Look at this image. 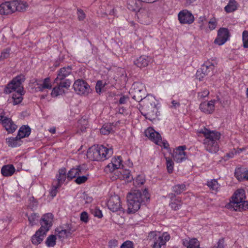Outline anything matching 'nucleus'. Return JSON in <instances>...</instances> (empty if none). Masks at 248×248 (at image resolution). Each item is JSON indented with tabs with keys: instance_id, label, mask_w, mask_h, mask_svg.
<instances>
[{
	"instance_id": "f257e3e1",
	"label": "nucleus",
	"mask_w": 248,
	"mask_h": 248,
	"mask_svg": "<svg viewBox=\"0 0 248 248\" xmlns=\"http://www.w3.org/2000/svg\"><path fill=\"white\" fill-rule=\"evenodd\" d=\"M25 79V76L20 75L14 78L9 83L4 89V92L6 93H10L15 91L12 96L13 105H16L20 103L22 100L23 95L25 94L22 83Z\"/></svg>"
},
{
	"instance_id": "f03ea898",
	"label": "nucleus",
	"mask_w": 248,
	"mask_h": 248,
	"mask_svg": "<svg viewBox=\"0 0 248 248\" xmlns=\"http://www.w3.org/2000/svg\"><path fill=\"white\" fill-rule=\"evenodd\" d=\"M149 198V194L146 189L143 191V194L139 190H135L129 193L127 196L128 212L135 213L140 208L141 203Z\"/></svg>"
},
{
	"instance_id": "7ed1b4c3",
	"label": "nucleus",
	"mask_w": 248,
	"mask_h": 248,
	"mask_svg": "<svg viewBox=\"0 0 248 248\" xmlns=\"http://www.w3.org/2000/svg\"><path fill=\"white\" fill-rule=\"evenodd\" d=\"M199 133L203 134L205 138L203 143L206 151L211 153H216L219 150L217 141L220 138V133L211 131L205 127L202 129Z\"/></svg>"
},
{
	"instance_id": "20e7f679",
	"label": "nucleus",
	"mask_w": 248,
	"mask_h": 248,
	"mask_svg": "<svg viewBox=\"0 0 248 248\" xmlns=\"http://www.w3.org/2000/svg\"><path fill=\"white\" fill-rule=\"evenodd\" d=\"M112 148H107L102 145H94L89 148L87 153V157L92 161H104L113 155Z\"/></svg>"
},
{
	"instance_id": "39448f33",
	"label": "nucleus",
	"mask_w": 248,
	"mask_h": 248,
	"mask_svg": "<svg viewBox=\"0 0 248 248\" xmlns=\"http://www.w3.org/2000/svg\"><path fill=\"white\" fill-rule=\"evenodd\" d=\"M141 114L146 119L152 120L155 119L158 112L156 108V99L153 96H147L142 101Z\"/></svg>"
},
{
	"instance_id": "423d86ee",
	"label": "nucleus",
	"mask_w": 248,
	"mask_h": 248,
	"mask_svg": "<svg viewBox=\"0 0 248 248\" xmlns=\"http://www.w3.org/2000/svg\"><path fill=\"white\" fill-rule=\"evenodd\" d=\"M145 85L140 82H134L130 90L129 93L132 98L137 101H142L146 95Z\"/></svg>"
},
{
	"instance_id": "0eeeda50",
	"label": "nucleus",
	"mask_w": 248,
	"mask_h": 248,
	"mask_svg": "<svg viewBox=\"0 0 248 248\" xmlns=\"http://www.w3.org/2000/svg\"><path fill=\"white\" fill-rule=\"evenodd\" d=\"M74 75L72 72V68L71 66H65L60 68L57 71V76L55 79V82H60L65 83L69 82V86L71 84V78H73Z\"/></svg>"
},
{
	"instance_id": "6e6552de",
	"label": "nucleus",
	"mask_w": 248,
	"mask_h": 248,
	"mask_svg": "<svg viewBox=\"0 0 248 248\" xmlns=\"http://www.w3.org/2000/svg\"><path fill=\"white\" fill-rule=\"evenodd\" d=\"M148 238L150 240H154L153 248H161L169 240L170 236L167 232H164L161 236H157L155 232H151L148 234Z\"/></svg>"
},
{
	"instance_id": "1a4fd4ad",
	"label": "nucleus",
	"mask_w": 248,
	"mask_h": 248,
	"mask_svg": "<svg viewBox=\"0 0 248 248\" xmlns=\"http://www.w3.org/2000/svg\"><path fill=\"white\" fill-rule=\"evenodd\" d=\"M73 88L75 91L80 95H87L91 92L89 85L82 79L76 80L73 84Z\"/></svg>"
},
{
	"instance_id": "9d476101",
	"label": "nucleus",
	"mask_w": 248,
	"mask_h": 248,
	"mask_svg": "<svg viewBox=\"0 0 248 248\" xmlns=\"http://www.w3.org/2000/svg\"><path fill=\"white\" fill-rule=\"evenodd\" d=\"M178 20L181 24H191L194 21L192 14L186 9L181 11L178 15Z\"/></svg>"
},
{
	"instance_id": "9b49d317",
	"label": "nucleus",
	"mask_w": 248,
	"mask_h": 248,
	"mask_svg": "<svg viewBox=\"0 0 248 248\" xmlns=\"http://www.w3.org/2000/svg\"><path fill=\"white\" fill-rule=\"evenodd\" d=\"M217 65V63L215 62H212L209 61H207L202 66L201 71H198L196 74L197 78H198L202 74V78H203V76L207 75L211 73L214 69L215 66Z\"/></svg>"
},
{
	"instance_id": "f8f14e48",
	"label": "nucleus",
	"mask_w": 248,
	"mask_h": 248,
	"mask_svg": "<svg viewBox=\"0 0 248 248\" xmlns=\"http://www.w3.org/2000/svg\"><path fill=\"white\" fill-rule=\"evenodd\" d=\"M230 33L229 30L226 28H220L217 32V36L214 43L219 46L224 44L229 39Z\"/></svg>"
},
{
	"instance_id": "ddd939ff",
	"label": "nucleus",
	"mask_w": 248,
	"mask_h": 248,
	"mask_svg": "<svg viewBox=\"0 0 248 248\" xmlns=\"http://www.w3.org/2000/svg\"><path fill=\"white\" fill-rule=\"evenodd\" d=\"M144 134L146 137L156 144L158 145H161L162 139L160 134L156 132L153 128H148L145 131Z\"/></svg>"
},
{
	"instance_id": "4468645a",
	"label": "nucleus",
	"mask_w": 248,
	"mask_h": 248,
	"mask_svg": "<svg viewBox=\"0 0 248 248\" xmlns=\"http://www.w3.org/2000/svg\"><path fill=\"white\" fill-rule=\"evenodd\" d=\"M107 205L108 209L113 212L120 210L122 208L120 198L118 195L111 196Z\"/></svg>"
},
{
	"instance_id": "2eb2a0df",
	"label": "nucleus",
	"mask_w": 248,
	"mask_h": 248,
	"mask_svg": "<svg viewBox=\"0 0 248 248\" xmlns=\"http://www.w3.org/2000/svg\"><path fill=\"white\" fill-rule=\"evenodd\" d=\"M16 3L14 0L6 1L0 5V14L1 15H9L15 12V6Z\"/></svg>"
},
{
	"instance_id": "dca6fc26",
	"label": "nucleus",
	"mask_w": 248,
	"mask_h": 248,
	"mask_svg": "<svg viewBox=\"0 0 248 248\" xmlns=\"http://www.w3.org/2000/svg\"><path fill=\"white\" fill-rule=\"evenodd\" d=\"M149 11L145 9H140L137 13L139 21L143 24H148L151 21Z\"/></svg>"
},
{
	"instance_id": "f3484780",
	"label": "nucleus",
	"mask_w": 248,
	"mask_h": 248,
	"mask_svg": "<svg viewBox=\"0 0 248 248\" xmlns=\"http://www.w3.org/2000/svg\"><path fill=\"white\" fill-rule=\"evenodd\" d=\"M53 215L52 214H46L43 216L40 221L41 227L39 229H42L45 232H47L52 225Z\"/></svg>"
},
{
	"instance_id": "a211bd4d",
	"label": "nucleus",
	"mask_w": 248,
	"mask_h": 248,
	"mask_svg": "<svg viewBox=\"0 0 248 248\" xmlns=\"http://www.w3.org/2000/svg\"><path fill=\"white\" fill-rule=\"evenodd\" d=\"M1 123L3 127L8 133L14 132L17 128L15 124L11 119L0 115V123Z\"/></svg>"
},
{
	"instance_id": "6ab92c4d",
	"label": "nucleus",
	"mask_w": 248,
	"mask_h": 248,
	"mask_svg": "<svg viewBox=\"0 0 248 248\" xmlns=\"http://www.w3.org/2000/svg\"><path fill=\"white\" fill-rule=\"evenodd\" d=\"M186 149L185 145L180 146L174 150L172 156L174 161L177 162H182L186 158V153L185 150Z\"/></svg>"
},
{
	"instance_id": "aec40b11",
	"label": "nucleus",
	"mask_w": 248,
	"mask_h": 248,
	"mask_svg": "<svg viewBox=\"0 0 248 248\" xmlns=\"http://www.w3.org/2000/svg\"><path fill=\"white\" fill-rule=\"evenodd\" d=\"M215 100L203 102L200 104L199 108L202 112L206 114H212L215 109Z\"/></svg>"
},
{
	"instance_id": "412c9836",
	"label": "nucleus",
	"mask_w": 248,
	"mask_h": 248,
	"mask_svg": "<svg viewBox=\"0 0 248 248\" xmlns=\"http://www.w3.org/2000/svg\"><path fill=\"white\" fill-rule=\"evenodd\" d=\"M245 191L243 189L237 190L232 197V201L230 202V205L232 207L235 206V202H239L245 200Z\"/></svg>"
},
{
	"instance_id": "4be33fe9",
	"label": "nucleus",
	"mask_w": 248,
	"mask_h": 248,
	"mask_svg": "<svg viewBox=\"0 0 248 248\" xmlns=\"http://www.w3.org/2000/svg\"><path fill=\"white\" fill-rule=\"evenodd\" d=\"M56 83L58 84L57 86L53 88L51 92L52 97H57L58 95L64 93V88L68 89L70 87L69 86V82H68L65 83L58 82Z\"/></svg>"
},
{
	"instance_id": "5701e85b",
	"label": "nucleus",
	"mask_w": 248,
	"mask_h": 248,
	"mask_svg": "<svg viewBox=\"0 0 248 248\" xmlns=\"http://www.w3.org/2000/svg\"><path fill=\"white\" fill-rule=\"evenodd\" d=\"M46 235V232L39 229L31 237V242L33 244L38 245L43 240Z\"/></svg>"
},
{
	"instance_id": "b1692460",
	"label": "nucleus",
	"mask_w": 248,
	"mask_h": 248,
	"mask_svg": "<svg viewBox=\"0 0 248 248\" xmlns=\"http://www.w3.org/2000/svg\"><path fill=\"white\" fill-rule=\"evenodd\" d=\"M114 174L116 175L115 179H120L121 180L126 179L128 180L130 179L131 176L128 170L120 169L115 171Z\"/></svg>"
},
{
	"instance_id": "393cba45",
	"label": "nucleus",
	"mask_w": 248,
	"mask_h": 248,
	"mask_svg": "<svg viewBox=\"0 0 248 248\" xmlns=\"http://www.w3.org/2000/svg\"><path fill=\"white\" fill-rule=\"evenodd\" d=\"M35 82L38 85L37 89L40 92H43L45 89H50L52 87L50 78H45L42 83H41V81L40 80H36Z\"/></svg>"
},
{
	"instance_id": "a878e982",
	"label": "nucleus",
	"mask_w": 248,
	"mask_h": 248,
	"mask_svg": "<svg viewBox=\"0 0 248 248\" xmlns=\"http://www.w3.org/2000/svg\"><path fill=\"white\" fill-rule=\"evenodd\" d=\"M150 62L149 57L142 55L134 61V64L138 67L142 68L147 66Z\"/></svg>"
},
{
	"instance_id": "bb28decb",
	"label": "nucleus",
	"mask_w": 248,
	"mask_h": 248,
	"mask_svg": "<svg viewBox=\"0 0 248 248\" xmlns=\"http://www.w3.org/2000/svg\"><path fill=\"white\" fill-rule=\"evenodd\" d=\"M143 1L141 0H128L127 4V8L131 11L139 10Z\"/></svg>"
},
{
	"instance_id": "cd10ccee",
	"label": "nucleus",
	"mask_w": 248,
	"mask_h": 248,
	"mask_svg": "<svg viewBox=\"0 0 248 248\" xmlns=\"http://www.w3.org/2000/svg\"><path fill=\"white\" fill-rule=\"evenodd\" d=\"M15 172V168L12 164L3 166L1 170V172L3 176L5 177L12 176Z\"/></svg>"
},
{
	"instance_id": "c85d7f7f",
	"label": "nucleus",
	"mask_w": 248,
	"mask_h": 248,
	"mask_svg": "<svg viewBox=\"0 0 248 248\" xmlns=\"http://www.w3.org/2000/svg\"><path fill=\"white\" fill-rule=\"evenodd\" d=\"M31 134V128L29 126L23 125L18 130L17 136L20 140L25 137H28Z\"/></svg>"
},
{
	"instance_id": "c756f323",
	"label": "nucleus",
	"mask_w": 248,
	"mask_h": 248,
	"mask_svg": "<svg viewBox=\"0 0 248 248\" xmlns=\"http://www.w3.org/2000/svg\"><path fill=\"white\" fill-rule=\"evenodd\" d=\"M56 231L58 232L57 235L60 239H64L71 235L75 230H72L70 228L64 230L61 228H57Z\"/></svg>"
},
{
	"instance_id": "7c9ffc66",
	"label": "nucleus",
	"mask_w": 248,
	"mask_h": 248,
	"mask_svg": "<svg viewBox=\"0 0 248 248\" xmlns=\"http://www.w3.org/2000/svg\"><path fill=\"white\" fill-rule=\"evenodd\" d=\"M66 170L65 168H62L59 171V175L57 176V180L54 181L55 183L61 185L65 180Z\"/></svg>"
},
{
	"instance_id": "2f4dec72",
	"label": "nucleus",
	"mask_w": 248,
	"mask_h": 248,
	"mask_svg": "<svg viewBox=\"0 0 248 248\" xmlns=\"http://www.w3.org/2000/svg\"><path fill=\"white\" fill-rule=\"evenodd\" d=\"M235 203L236 204L233 208L236 211L248 210V201L244 200L241 202H235Z\"/></svg>"
},
{
	"instance_id": "473e14b6",
	"label": "nucleus",
	"mask_w": 248,
	"mask_h": 248,
	"mask_svg": "<svg viewBox=\"0 0 248 248\" xmlns=\"http://www.w3.org/2000/svg\"><path fill=\"white\" fill-rule=\"evenodd\" d=\"M235 176L240 181L244 180L248 181V170L242 172L240 170H238L235 172Z\"/></svg>"
},
{
	"instance_id": "72a5a7b5",
	"label": "nucleus",
	"mask_w": 248,
	"mask_h": 248,
	"mask_svg": "<svg viewBox=\"0 0 248 248\" xmlns=\"http://www.w3.org/2000/svg\"><path fill=\"white\" fill-rule=\"evenodd\" d=\"M122 160L121 159L120 156H118L117 158H115L112 161L111 163H109L105 168V171H107L108 169L110 168V167H114L116 169H118L119 170L121 166L122 165Z\"/></svg>"
},
{
	"instance_id": "f704fd0d",
	"label": "nucleus",
	"mask_w": 248,
	"mask_h": 248,
	"mask_svg": "<svg viewBox=\"0 0 248 248\" xmlns=\"http://www.w3.org/2000/svg\"><path fill=\"white\" fill-rule=\"evenodd\" d=\"M14 2L16 3V5L15 6V9H15V12L16 11L24 12L28 6L26 2L21 1L14 0Z\"/></svg>"
},
{
	"instance_id": "c9c22d12",
	"label": "nucleus",
	"mask_w": 248,
	"mask_h": 248,
	"mask_svg": "<svg viewBox=\"0 0 248 248\" xmlns=\"http://www.w3.org/2000/svg\"><path fill=\"white\" fill-rule=\"evenodd\" d=\"M7 142L9 146L15 147L21 145L20 139L16 136L15 138H9L6 139Z\"/></svg>"
},
{
	"instance_id": "e433bc0d",
	"label": "nucleus",
	"mask_w": 248,
	"mask_h": 248,
	"mask_svg": "<svg viewBox=\"0 0 248 248\" xmlns=\"http://www.w3.org/2000/svg\"><path fill=\"white\" fill-rule=\"evenodd\" d=\"M173 198H175V195L172 194L171 199V202L170 203V206L172 209L174 210H177L179 209V207L182 204V202L181 200L178 199H174L173 200Z\"/></svg>"
},
{
	"instance_id": "4c0bfd02",
	"label": "nucleus",
	"mask_w": 248,
	"mask_h": 248,
	"mask_svg": "<svg viewBox=\"0 0 248 248\" xmlns=\"http://www.w3.org/2000/svg\"><path fill=\"white\" fill-rule=\"evenodd\" d=\"M80 170L79 168L71 169L67 173V178L71 180L79 175Z\"/></svg>"
},
{
	"instance_id": "58836bf2",
	"label": "nucleus",
	"mask_w": 248,
	"mask_h": 248,
	"mask_svg": "<svg viewBox=\"0 0 248 248\" xmlns=\"http://www.w3.org/2000/svg\"><path fill=\"white\" fill-rule=\"evenodd\" d=\"M112 132V125L110 124H104L100 129V133L103 135H108Z\"/></svg>"
},
{
	"instance_id": "ea45409f",
	"label": "nucleus",
	"mask_w": 248,
	"mask_h": 248,
	"mask_svg": "<svg viewBox=\"0 0 248 248\" xmlns=\"http://www.w3.org/2000/svg\"><path fill=\"white\" fill-rule=\"evenodd\" d=\"M207 185L211 190L215 191H217L219 187V185L218 184L217 180L215 179H213L211 181L208 182Z\"/></svg>"
},
{
	"instance_id": "a19ab883",
	"label": "nucleus",
	"mask_w": 248,
	"mask_h": 248,
	"mask_svg": "<svg viewBox=\"0 0 248 248\" xmlns=\"http://www.w3.org/2000/svg\"><path fill=\"white\" fill-rule=\"evenodd\" d=\"M26 216L28 217V220L31 226L35 225L36 222L38 220L39 216L36 213H32L29 216H28L27 214H26Z\"/></svg>"
},
{
	"instance_id": "79ce46f5",
	"label": "nucleus",
	"mask_w": 248,
	"mask_h": 248,
	"mask_svg": "<svg viewBox=\"0 0 248 248\" xmlns=\"http://www.w3.org/2000/svg\"><path fill=\"white\" fill-rule=\"evenodd\" d=\"M56 236L51 234L49 235L46 241V244L48 247H53L56 245Z\"/></svg>"
},
{
	"instance_id": "37998d69",
	"label": "nucleus",
	"mask_w": 248,
	"mask_h": 248,
	"mask_svg": "<svg viewBox=\"0 0 248 248\" xmlns=\"http://www.w3.org/2000/svg\"><path fill=\"white\" fill-rule=\"evenodd\" d=\"M237 8L236 2L235 0H230L228 4L225 7V11L228 12H232Z\"/></svg>"
},
{
	"instance_id": "c03bdc74",
	"label": "nucleus",
	"mask_w": 248,
	"mask_h": 248,
	"mask_svg": "<svg viewBox=\"0 0 248 248\" xmlns=\"http://www.w3.org/2000/svg\"><path fill=\"white\" fill-rule=\"evenodd\" d=\"M186 186L184 184L177 185L173 187V190L175 194L177 195L180 194L184 191L186 190Z\"/></svg>"
},
{
	"instance_id": "a18cd8bd",
	"label": "nucleus",
	"mask_w": 248,
	"mask_h": 248,
	"mask_svg": "<svg viewBox=\"0 0 248 248\" xmlns=\"http://www.w3.org/2000/svg\"><path fill=\"white\" fill-rule=\"evenodd\" d=\"M116 81L114 78L112 77L108 78V79L105 80L104 82L106 86V89H108L111 87H114V85L116 84Z\"/></svg>"
},
{
	"instance_id": "49530a36",
	"label": "nucleus",
	"mask_w": 248,
	"mask_h": 248,
	"mask_svg": "<svg viewBox=\"0 0 248 248\" xmlns=\"http://www.w3.org/2000/svg\"><path fill=\"white\" fill-rule=\"evenodd\" d=\"M95 90L97 93H100L102 90L103 91H106V86L104 82L102 80L97 81L95 85Z\"/></svg>"
},
{
	"instance_id": "de8ad7c7",
	"label": "nucleus",
	"mask_w": 248,
	"mask_h": 248,
	"mask_svg": "<svg viewBox=\"0 0 248 248\" xmlns=\"http://www.w3.org/2000/svg\"><path fill=\"white\" fill-rule=\"evenodd\" d=\"M166 166L167 169L168 170V172L169 173H171L172 172L173 170V165L174 163L172 160L170 158L166 157Z\"/></svg>"
},
{
	"instance_id": "09e8293b",
	"label": "nucleus",
	"mask_w": 248,
	"mask_h": 248,
	"mask_svg": "<svg viewBox=\"0 0 248 248\" xmlns=\"http://www.w3.org/2000/svg\"><path fill=\"white\" fill-rule=\"evenodd\" d=\"M242 40L244 48H248V31H244L243 32Z\"/></svg>"
},
{
	"instance_id": "8fccbe9b",
	"label": "nucleus",
	"mask_w": 248,
	"mask_h": 248,
	"mask_svg": "<svg viewBox=\"0 0 248 248\" xmlns=\"http://www.w3.org/2000/svg\"><path fill=\"white\" fill-rule=\"evenodd\" d=\"M209 94V91L207 90H204L202 92H199L198 93V98L199 99L203 100L206 97H207Z\"/></svg>"
},
{
	"instance_id": "3c124183",
	"label": "nucleus",
	"mask_w": 248,
	"mask_h": 248,
	"mask_svg": "<svg viewBox=\"0 0 248 248\" xmlns=\"http://www.w3.org/2000/svg\"><path fill=\"white\" fill-rule=\"evenodd\" d=\"M60 185H58L57 183H55V182H53L52 184V189L50 191V195L52 197H54L56 196L57 194V189L60 187Z\"/></svg>"
},
{
	"instance_id": "603ef678",
	"label": "nucleus",
	"mask_w": 248,
	"mask_h": 248,
	"mask_svg": "<svg viewBox=\"0 0 248 248\" xmlns=\"http://www.w3.org/2000/svg\"><path fill=\"white\" fill-rule=\"evenodd\" d=\"M145 179L144 178L140 175H138L136 179L134 180V183L137 186H141L145 183Z\"/></svg>"
},
{
	"instance_id": "864d4df0",
	"label": "nucleus",
	"mask_w": 248,
	"mask_h": 248,
	"mask_svg": "<svg viewBox=\"0 0 248 248\" xmlns=\"http://www.w3.org/2000/svg\"><path fill=\"white\" fill-rule=\"evenodd\" d=\"M217 25V22L215 18H212L208 22V27L210 30H214Z\"/></svg>"
},
{
	"instance_id": "5fc2aeb1",
	"label": "nucleus",
	"mask_w": 248,
	"mask_h": 248,
	"mask_svg": "<svg viewBox=\"0 0 248 248\" xmlns=\"http://www.w3.org/2000/svg\"><path fill=\"white\" fill-rule=\"evenodd\" d=\"M80 220L82 222L87 223L89 221L88 214L86 212H82L80 214Z\"/></svg>"
},
{
	"instance_id": "6e6d98bb",
	"label": "nucleus",
	"mask_w": 248,
	"mask_h": 248,
	"mask_svg": "<svg viewBox=\"0 0 248 248\" xmlns=\"http://www.w3.org/2000/svg\"><path fill=\"white\" fill-rule=\"evenodd\" d=\"M88 179L86 176H78L75 180V182L78 184H81L85 183Z\"/></svg>"
},
{
	"instance_id": "4d7b16f0",
	"label": "nucleus",
	"mask_w": 248,
	"mask_h": 248,
	"mask_svg": "<svg viewBox=\"0 0 248 248\" xmlns=\"http://www.w3.org/2000/svg\"><path fill=\"white\" fill-rule=\"evenodd\" d=\"M77 15L79 21H82L85 18L86 15L84 11L80 9H78Z\"/></svg>"
},
{
	"instance_id": "13d9d810",
	"label": "nucleus",
	"mask_w": 248,
	"mask_h": 248,
	"mask_svg": "<svg viewBox=\"0 0 248 248\" xmlns=\"http://www.w3.org/2000/svg\"><path fill=\"white\" fill-rule=\"evenodd\" d=\"M207 20L205 16H201L199 18V23L200 24V28L201 30L204 28V24L206 22Z\"/></svg>"
},
{
	"instance_id": "bf43d9fd",
	"label": "nucleus",
	"mask_w": 248,
	"mask_h": 248,
	"mask_svg": "<svg viewBox=\"0 0 248 248\" xmlns=\"http://www.w3.org/2000/svg\"><path fill=\"white\" fill-rule=\"evenodd\" d=\"M120 248H133V243L130 241H126L121 245Z\"/></svg>"
},
{
	"instance_id": "052dcab7",
	"label": "nucleus",
	"mask_w": 248,
	"mask_h": 248,
	"mask_svg": "<svg viewBox=\"0 0 248 248\" xmlns=\"http://www.w3.org/2000/svg\"><path fill=\"white\" fill-rule=\"evenodd\" d=\"M9 53L10 49H6L3 52H1V55L0 56V59L4 60L8 58L9 56Z\"/></svg>"
},
{
	"instance_id": "680f3d73",
	"label": "nucleus",
	"mask_w": 248,
	"mask_h": 248,
	"mask_svg": "<svg viewBox=\"0 0 248 248\" xmlns=\"http://www.w3.org/2000/svg\"><path fill=\"white\" fill-rule=\"evenodd\" d=\"M224 239L223 238L220 239L217 246H214L212 248H224Z\"/></svg>"
},
{
	"instance_id": "e2e57ef3",
	"label": "nucleus",
	"mask_w": 248,
	"mask_h": 248,
	"mask_svg": "<svg viewBox=\"0 0 248 248\" xmlns=\"http://www.w3.org/2000/svg\"><path fill=\"white\" fill-rule=\"evenodd\" d=\"M93 214L94 216L97 217L98 218H101L103 217L102 212L99 209L95 208L94 209Z\"/></svg>"
},
{
	"instance_id": "0e129e2a",
	"label": "nucleus",
	"mask_w": 248,
	"mask_h": 248,
	"mask_svg": "<svg viewBox=\"0 0 248 248\" xmlns=\"http://www.w3.org/2000/svg\"><path fill=\"white\" fill-rule=\"evenodd\" d=\"M118 246V241L113 239L109 242V246L111 248H115Z\"/></svg>"
},
{
	"instance_id": "69168bd1",
	"label": "nucleus",
	"mask_w": 248,
	"mask_h": 248,
	"mask_svg": "<svg viewBox=\"0 0 248 248\" xmlns=\"http://www.w3.org/2000/svg\"><path fill=\"white\" fill-rule=\"evenodd\" d=\"M172 106L171 107L176 108L177 107L180 106V103L179 102H177L175 100H172L171 101Z\"/></svg>"
},
{
	"instance_id": "338daca9",
	"label": "nucleus",
	"mask_w": 248,
	"mask_h": 248,
	"mask_svg": "<svg viewBox=\"0 0 248 248\" xmlns=\"http://www.w3.org/2000/svg\"><path fill=\"white\" fill-rule=\"evenodd\" d=\"M127 98L126 97H125V96H122L120 98V100H119L120 104H125L126 103V101Z\"/></svg>"
},
{
	"instance_id": "774afa93",
	"label": "nucleus",
	"mask_w": 248,
	"mask_h": 248,
	"mask_svg": "<svg viewBox=\"0 0 248 248\" xmlns=\"http://www.w3.org/2000/svg\"><path fill=\"white\" fill-rule=\"evenodd\" d=\"M116 170H118V169H116L114 167H110V168L109 169H108V171L107 172H108V171L109 172H113V171H114L115 172V171Z\"/></svg>"
}]
</instances>
